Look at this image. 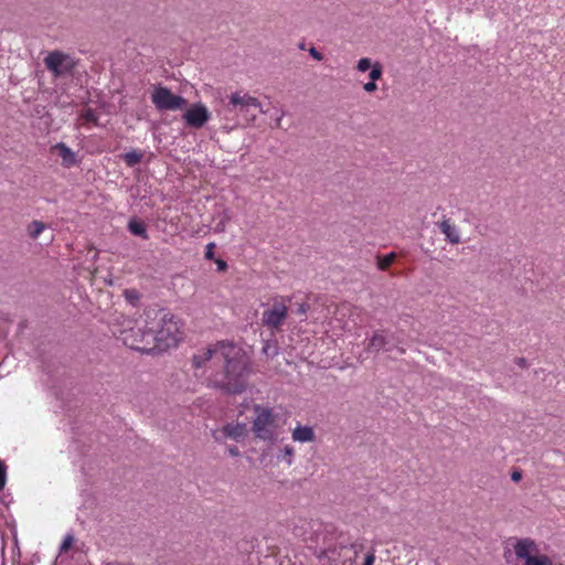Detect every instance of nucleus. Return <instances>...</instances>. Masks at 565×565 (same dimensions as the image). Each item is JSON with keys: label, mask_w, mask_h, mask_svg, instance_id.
Returning a JSON list of instances; mask_svg holds the SVG:
<instances>
[{"label": "nucleus", "mask_w": 565, "mask_h": 565, "mask_svg": "<svg viewBox=\"0 0 565 565\" xmlns=\"http://www.w3.org/2000/svg\"><path fill=\"white\" fill-rule=\"evenodd\" d=\"M151 102L158 110H178L182 109L186 100L180 95L173 94L169 88L163 86L154 87L151 94Z\"/></svg>", "instance_id": "423d86ee"}, {"label": "nucleus", "mask_w": 565, "mask_h": 565, "mask_svg": "<svg viewBox=\"0 0 565 565\" xmlns=\"http://www.w3.org/2000/svg\"><path fill=\"white\" fill-rule=\"evenodd\" d=\"M145 330L131 328L122 332L126 345L139 351H164L175 347L181 339L179 322L166 311H148Z\"/></svg>", "instance_id": "f03ea898"}, {"label": "nucleus", "mask_w": 565, "mask_h": 565, "mask_svg": "<svg viewBox=\"0 0 565 565\" xmlns=\"http://www.w3.org/2000/svg\"><path fill=\"white\" fill-rule=\"evenodd\" d=\"M7 482V468L6 465L0 460V490H2Z\"/></svg>", "instance_id": "5701e85b"}, {"label": "nucleus", "mask_w": 565, "mask_h": 565, "mask_svg": "<svg viewBox=\"0 0 565 565\" xmlns=\"http://www.w3.org/2000/svg\"><path fill=\"white\" fill-rule=\"evenodd\" d=\"M263 352L266 354V355H276L278 353V350H277V347L276 345H273L270 344L269 342H266L263 347Z\"/></svg>", "instance_id": "b1692460"}, {"label": "nucleus", "mask_w": 565, "mask_h": 565, "mask_svg": "<svg viewBox=\"0 0 565 565\" xmlns=\"http://www.w3.org/2000/svg\"><path fill=\"white\" fill-rule=\"evenodd\" d=\"M299 311H300L301 313H305V312H306V308H305V306H303V305H302V306H300Z\"/></svg>", "instance_id": "473e14b6"}, {"label": "nucleus", "mask_w": 565, "mask_h": 565, "mask_svg": "<svg viewBox=\"0 0 565 565\" xmlns=\"http://www.w3.org/2000/svg\"><path fill=\"white\" fill-rule=\"evenodd\" d=\"M45 224L41 221H33L28 226V234L31 238L36 239L45 230Z\"/></svg>", "instance_id": "a211bd4d"}, {"label": "nucleus", "mask_w": 565, "mask_h": 565, "mask_svg": "<svg viewBox=\"0 0 565 565\" xmlns=\"http://www.w3.org/2000/svg\"><path fill=\"white\" fill-rule=\"evenodd\" d=\"M214 243H209L205 247V257L212 259L214 257Z\"/></svg>", "instance_id": "a878e982"}, {"label": "nucleus", "mask_w": 565, "mask_h": 565, "mask_svg": "<svg viewBox=\"0 0 565 565\" xmlns=\"http://www.w3.org/2000/svg\"><path fill=\"white\" fill-rule=\"evenodd\" d=\"M294 455H295L294 447L290 445H286L281 449H279V451L277 454V460L280 462H285L288 466H291L292 461H294Z\"/></svg>", "instance_id": "dca6fc26"}, {"label": "nucleus", "mask_w": 565, "mask_h": 565, "mask_svg": "<svg viewBox=\"0 0 565 565\" xmlns=\"http://www.w3.org/2000/svg\"><path fill=\"white\" fill-rule=\"evenodd\" d=\"M216 265H217V269L221 271L225 270L227 267L226 263L222 259H217Z\"/></svg>", "instance_id": "c756f323"}, {"label": "nucleus", "mask_w": 565, "mask_h": 565, "mask_svg": "<svg viewBox=\"0 0 565 565\" xmlns=\"http://www.w3.org/2000/svg\"><path fill=\"white\" fill-rule=\"evenodd\" d=\"M53 150L61 158L62 164L64 167L71 168L77 163V158H76L75 152L70 147H67L65 143H63V142L56 143L53 147Z\"/></svg>", "instance_id": "9b49d317"}, {"label": "nucleus", "mask_w": 565, "mask_h": 565, "mask_svg": "<svg viewBox=\"0 0 565 565\" xmlns=\"http://www.w3.org/2000/svg\"><path fill=\"white\" fill-rule=\"evenodd\" d=\"M247 434V425L244 423L227 424L222 429L213 431V437L216 441H222L225 438L239 440Z\"/></svg>", "instance_id": "9d476101"}, {"label": "nucleus", "mask_w": 565, "mask_h": 565, "mask_svg": "<svg viewBox=\"0 0 565 565\" xmlns=\"http://www.w3.org/2000/svg\"><path fill=\"white\" fill-rule=\"evenodd\" d=\"M383 74V67L379 62L374 63L371 72L369 73L370 81L364 84L363 89L366 93H373L377 89L376 81L381 78Z\"/></svg>", "instance_id": "ddd939ff"}, {"label": "nucleus", "mask_w": 565, "mask_h": 565, "mask_svg": "<svg viewBox=\"0 0 565 565\" xmlns=\"http://www.w3.org/2000/svg\"><path fill=\"white\" fill-rule=\"evenodd\" d=\"M394 257H395V255L392 253V254L385 255L384 257L379 258V260H377L379 268L382 270L386 269L392 264Z\"/></svg>", "instance_id": "412c9836"}, {"label": "nucleus", "mask_w": 565, "mask_h": 565, "mask_svg": "<svg viewBox=\"0 0 565 565\" xmlns=\"http://www.w3.org/2000/svg\"><path fill=\"white\" fill-rule=\"evenodd\" d=\"M374 66V63H372L371 58L369 57H362L356 63V70L361 73H364L366 71H371Z\"/></svg>", "instance_id": "aec40b11"}, {"label": "nucleus", "mask_w": 565, "mask_h": 565, "mask_svg": "<svg viewBox=\"0 0 565 565\" xmlns=\"http://www.w3.org/2000/svg\"><path fill=\"white\" fill-rule=\"evenodd\" d=\"M309 53H310V55H311L315 60H317V61H321V60H322V57H323V56H322V54H321L319 51H317L315 47H311V49L309 50Z\"/></svg>", "instance_id": "cd10ccee"}, {"label": "nucleus", "mask_w": 565, "mask_h": 565, "mask_svg": "<svg viewBox=\"0 0 565 565\" xmlns=\"http://www.w3.org/2000/svg\"><path fill=\"white\" fill-rule=\"evenodd\" d=\"M375 557L373 554H367L364 558L363 565H373Z\"/></svg>", "instance_id": "c85d7f7f"}, {"label": "nucleus", "mask_w": 565, "mask_h": 565, "mask_svg": "<svg viewBox=\"0 0 565 565\" xmlns=\"http://www.w3.org/2000/svg\"><path fill=\"white\" fill-rule=\"evenodd\" d=\"M228 452L233 456V457H237L239 455V451L236 447H228Z\"/></svg>", "instance_id": "2f4dec72"}, {"label": "nucleus", "mask_w": 565, "mask_h": 565, "mask_svg": "<svg viewBox=\"0 0 565 565\" xmlns=\"http://www.w3.org/2000/svg\"><path fill=\"white\" fill-rule=\"evenodd\" d=\"M292 440L297 443H310L315 440V431L310 426L297 425L291 434Z\"/></svg>", "instance_id": "f8f14e48"}, {"label": "nucleus", "mask_w": 565, "mask_h": 565, "mask_svg": "<svg viewBox=\"0 0 565 565\" xmlns=\"http://www.w3.org/2000/svg\"><path fill=\"white\" fill-rule=\"evenodd\" d=\"M222 121V129L232 131L241 125H250L258 114H265L260 102L244 90L233 92L223 109L216 111Z\"/></svg>", "instance_id": "7ed1b4c3"}, {"label": "nucleus", "mask_w": 565, "mask_h": 565, "mask_svg": "<svg viewBox=\"0 0 565 565\" xmlns=\"http://www.w3.org/2000/svg\"><path fill=\"white\" fill-rule=\"evenodd\" d=\"M125 297L127 300H129L131 303H135L139 299V295L135 290H126Z\"/></svg>", "instance_id": "393cba45"}, {"label": "nucleus", "mask_w": 565, "mask_h": 565, "mask_svg": "<svg viewBox=\"0 0 565 565\" xmlns=\"http://www.w3.org/2000/svg\"><path fill=\"white\" fill-rule=\"evenodd\" d=\"M522 478V473L520 471H513L512 475H511V479L514 481V482H518L520 481Z\"/></svg>", "instance_id": "7c9ffc66"}, {"label": "nucleus", "mask_w": 565, "mask_h": 565, "mask_svg": "<svg viewBox=\"0 0 565 565\" xmlns=\"http://www.w3.org/2000/svg\"><path fill=\"white\" fill-rule=\"evenodd\" d=\"M141 157L142 156L140 153H138L137 151H129V152H126L125 154H122L124 161L129 167H134L135 164L139 163L141 161Z\"/></svg>", "instance_id": "6ab92c4d"}, {"label": "nucleus", "mask_w": 565, "mask_h": 565, "mask_svg": "<svg viewBox=\"0 0 565 565\" xmlns=\"http://www.w3.org/2000/svg\"><path fill=\"white\" fill-rule=\"evenodd\" d=\"M45 66L55 77L70 74L75 67L74 58L63 52H50L44 58Z\"/></svg>", "instance_id": "0eeeda50"}, {"label": "nucleus", "mask_w": 565, "mask_h": 565, "mask_svg": "<svg viewBox=\"0 0 565 565\" xmlns=\"http://www.w3.org/2000/svg\"><path fill=\"white\" fill-rule=\"evenodd\" d=\"M440 231L451 244H458L460 242V235L458 228L452 225L448 220L440 223Z\"/></svg>", "instance_id": "4468645a"}, {"label": "nucleus", "mask_w": 565, "mask_h": 565, "mask_svg": "<svg viewBox=\"0 0 565 565\" xmlns=\"http://www.w3.org/2000/svg\"><path fill=\"white\" fill-rule=\"evenodd\" d=\"M385 337L380 332H375L369 340L367 348L369 350L380 351L385 345Z\"/></svg>", "instance_id": "f3484780"}, {"label": "nucleus", "mask_w": 565, "mask_h": 565, "mask_svg": "<svg viewBox=\"0 0 565 565\" xmlns=\"http://www.w3.org/2000/svg\"><path fill=\"white\" fill-rule=\"evenodd\" d=\"M513 553L523 565H565L541 553L539 544L530 537L515 539Z\"/></svg>", "instance_id": "20e7f679"}, {"label": "nucleus", "mask_w": 565, "mask_h": 565, "mask_svg": "<svg viewBox=\"0 0 565 565\" xmlns=\"http://www.w3.org/2000/svg\"><path fill=\"white\" fill-rule=\"evenodd\" d=\"M253 431L258 439L275 441L279 436L277 416L268 407L256 405Z\"/></svg>", "instance_id": "39448f33"}, {"label": "nucleus", "mask_w": 565, "mask_h": 565, "mask_svg": "<svg viewBox=\"0 0 565 565\" xmlns=\"http://www.w3.org/2000/svg\"><path fill=\"white\" fill-rule=\"evenodd\" d=\"M287 311L284 302H275L271 308L263 312V323L270 329H278L286 319Z\"/></svg>", "instance_id": "1a4fd4ad"}, {"label": "nucleus", "mask_w": 565, "mask_h": 565, "mask_svg": "<svg viewBox=\"0 0 565 565\" xmlns=\"http://www.w3.org/2000/svg\"><path fill=\"white\" fill-rule=\"evenodd\" d=\"M128 230L136 236L142 237L145 239L148 238L146 225L141 221L130 220L128 223Z\"/></svg>", "instance_id": "2eb2a0df"}, {"label": "nucleus", "mask_w": 565, "mask_h": 565, "mask_svg": "<svg viewBox=\"0 0 565 565\" xmlns=\"http://www.w3.org/2000/svg\"><path fill=\"white\" fill-rule=\"evenodd\" d=\"M182 117L188 126L201 128L210 120L211 113L203 103H194L185 109Z\"/></svg>", "instance_id": "6e6552de"}, {"label": "nucleus", "mask_w": 565, "mask_h": 565, "mask_svg": "<svg viewBox=\"0 0 565 565\" xmlns=\"http://www.w3.org/2000/svg\"><path fill=\"white\" fill-rule=\"evenodd\" d=\"M84 118L87 120V121H96V116L94 114V111L92 109H86L83 114Z\"/></svg>", "instance_id": "bb28decb"}, {"label": "nucleus", "mask_w": 565, "mask_h": 565, "mask_svg": "<svg viewBox=\"0 0 565 565\" xmlns=\"http://www.w3.org/2000/svg\"><path fill=\"white\" fill-rule=\"evenodd\" d=\"M73 542H74L73 535L72 534H67L64 537V540H63V542L61 544L60 551L61 552H66L72 546Z\"/></svg>", "instance_id": "4be33fe9"}, {"label": "nucleus", "mask_w": 565, "mask_h": 565, "mask_svg": "<svg viewBox=\"0 0 565 565\" xmlns=\"http://www.w3.org/2000/svg\"><path fill=\"white\" fill-rule=\"evenodd\" d=\"M195 369L222 365V373L209 376L210 382L227 393H242L250 373V359L246 351L228 341H220L193 356Z\"/></svg>", "instance_id": "f257e3e1"}]
</instances>
